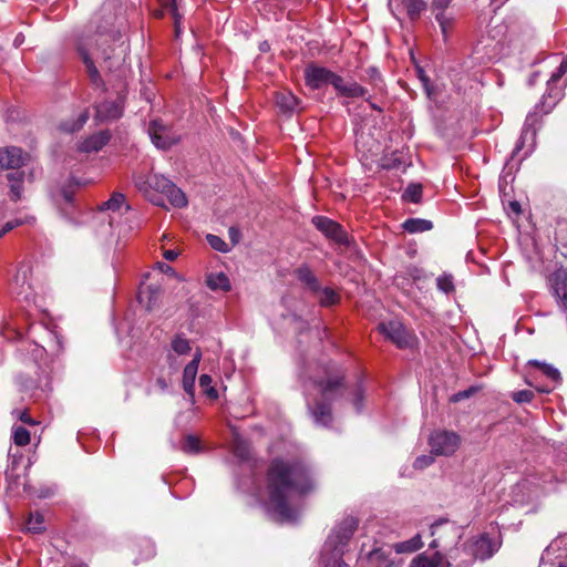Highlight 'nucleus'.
<instances>
[{
  "label": "nucleus",
  "mask_w": 567,
  "mask_h": 567,
  "mask_svg": "<svg viewBox=\"0 0 567 567\" xmlns=\"http://www.w3.org/2000/svg\"><path fill=\"white\" fill-rule=\"evenodd\" d=\"M23 40H24L23 35L21 33L18 34L13 41L14 47L18 48L23 42Z\"/></svg>",
  "instance_id": "62"
},
{
  "label": "nucleus",
  "mask_w": 567,
  "mask_h": 567,
  "mask_svg": "<svg viewBox=\"0 0 567 567\" xmlns=\"http://www.w3.org/2000/svg\"><path fill=\"white\" fill-rule=\"evenodd\" d=\"M169 12L172 13L173 16V19H174V27H175V33H176V37H179L181 32H182V27H181V23H182V14L178 12V7L176 4V0H173L171 3H169Z\"/></svg>",
  "instance_id": "49"
},
{
  "label": "nucleus",
  "mask_w": 567,
  "mask_h": 567,
  "mask_svg": "<svg viewBox=\"0 0 567 567\" xmlns=\"http://www.w3.org/2000/svg\"><path fill=\"white\" fill-rule=\"evenodd\" d=\"M268 515L278 522H295L300 515V509L292 505L290 498H268L265 504Z\"/></svg>",
  "instance_id": "8"
},
{
  "label": "nucleus",
  "mask_w": 567,
  "mask_h": 567,
  "mask_svg": "<svg viewBox=\"0 0 567 567\" xmlns=\"http://www.w3.org/2000/svg\"><path fill=\"white\" fill-rule=\"evenodd\" d=\"M402 226L404 230L410 234L423 233L431 230L433 228V224L431 220L422 218H409L403 223Z\"/></svg>",
  "instance_id": "31"
},
{
  "label": "nucleus",
  "mask_w": 567,
  "mask_h": 567,
  "mask_svg": "<svg viewBox=\"0 0 567 567\" xmlns=\"http://www.w3.org/2000/svg\"><path fill=\"white\" fill-rule=\"evenodd\" d=\"M527 365L538 369L544 375L554 382L561 380L560 372L551 364L533 359L527 361Z\"/></svg>",
  "instance_id": "33"
},
{
  "label": "nucleus",
  "mask_w": 567,
  "mask_h": 567,
  "mask_svg": "<svg viewBox=\"0 0 567 567\" xmlns=\"http://www.w3.org/2000/svg\"><path fill=\"white\" fill-rule=\"evenodd\" d=\"M435 555L433 558L427 557L425 554H420L412 559L409 567H439V559Z\"/></svg>",
  "instance_id": "40"
},
{
  "label": "nucleus",
  "mask_w": 567,
  "mask_h": 567,
  "mask_svg": "<svg viewBox=\"0 0 567 567\" xmlns=\"http://www.w3.org/2000/svg\"><path fill=\"white\" fill-rule=\"evenodd\" d=\"M502 534L497 527L471 537L463 546V551L472 557V561H485L492 558L502 547Z\"/></svg>",
  "instance_id": "4"
},
{
  "label": "nucleus",
  "mask_w": 567,
  "mask_h": 567,
  "mask_svg": "<svg viewBox=\"0 0 567 567\" xmlns=\"http://www.w3.org/2000/svg\"><path fill=\"white\" fill-rule=\"evenodd\" d=\"M137 555L134 564L138 565L154 558L156 555L155 544L150 539H143L136 545Z\"/></svg>",
  "instance_id": "25"
},
{
  "label": "nucleus",
  "mask_w": 567,
  "mask_h": 567,
  "mask_svg": "<svg viewBox=\"0 0 567 567\" xmlns=\"http://www.w3.org/2000/svg\"><path fill=\"white\" fill-rule=\"evenodd\" d=\"M312 224L319 231H321L329 239L338 244L347 243V234L343 231L342 227L334 220L324 216H315L312 218Z\"/></svg>",
  "instance_id": "14"
},
{
  "label": "nucleus",
  "mask_w": 567,
  "mask_h": 567,
  "mask_svg": "<svg viewBox=\"0 0 567 567\" xmlns=\"http://www.w3.org/2000/svg\"><path fill=\"white\" fill-rule=\"evenodd\" d=\"M417 74H419V79L421 80L427 95H430V87H429V83H430V80L429 78L426 76L425 72L422 70V69H417Z\"/></svg>",
  "instance_id": "53"
},
{
  "label": "nucleus",
  "mask_w": 567,
  "mask_h": 567,
  "mask_svg": "<svg viewBox=\"0 0 567 567\" xmlns=\"http://www.w3.org/2000/svg\"><path fill=\"white\" fill-rule=\"evenodd\" d=\"M179 252L175 249L165 250L163 256L168 261H174L178 257Z\"/></svg>",
  "instance_id": "56"
},
{
  "label": "nucleus",
  "mask_w": 567,
  "mask_h": 567,
  "mask_svg": "<svg viewBox=\"0 0 567 567\" xmlns=\"http://www.w3.org/2000/svg\"><path fill=\"white\" fill-rule=\"evenodd\" d=\"M167 359L169 361L171 367H173L174 370L177 369L178 364L175 362V359L172 353H168Z\"/></svg>",
  "instance_id": "60"
},
{
  "label": "nucleus",
  "mask_w": 567,
  "mask_h": 567,
  "mask_svg": "<svg viewBox=\"0 0 567 567\" xmlns=\"http://www.w3.org/2000/svg\"><path fill=\"white\" fill-rule=\"evenodd\" d=\"M481 389H482V385H474V386H470L466 390H463V399H467V398L474 395Z\"/></svg>",
  "instance_id": "55"
},
{
  "label": "nucleus",
  "mask_w": 567,
  "mask_h": 567,
  "mask_svg": "<svg viewBox=\"0 0 567 567\" xmlns=\"http://www.w3.org/2000/svg\"><path fill=\"white\" fill-rule=\"evenodd\" d=\"M117 41L120 43L112 50V54L107 52V49H103L102 51L100 50L101 45H105L109 42V38L105 35L97 34L81 38L78 41V52L86 68V72L92 84L95 86H100L102 84V79L96 68V62H99L100 59L103 60L102 68H105L109 71L121 70L125 63L128 52V43L122 35L118 37Z\"/></svg>",
  "instance_id": "1"
},
{
  "label": "nucleus",
  "mask_w": 567,
  "mask_h": 567,
  "mask_svg": "<svg viewBox=\"0 0 567 567\" xmlns=\"http://www.w3.org/2000/svg\"><path fill=\"white\" fill-rule=\"evenodd\" d=\"M423 547L422 537L420 534H416L411 539L395 543L393 545V549L398 554H411L414 553Z\"/></svg>",
  "instance_id": "30"
},
{
  "label": "nucleus",
  "mask_w": 567,
  "mask_h": 567,
  "mask_svg": "<svg viewBox=\"0 0 567 567\" xmlns=\"http://www.w3.org/2000/svg\"><path fill=\"white\" fill-rule=\"evenodd\" d=\"M351 401H352L354 409L358 412H360L362 410V401H363V390L360 384H358L355 386Z\"/></svg>",
  "instance_id": "51"
},
{
  "label": "nucleus",
  "mask_w": 567,
  "mask_h": 567,
  "mask_svg": "<svg viewBox=\"0 0 567 567\" xmlns=\"http://www.w3.org/2000/svg\"><path fill=\"white\" fill-rule=\"evenodd\" d=\"M206 284L212 290H230L229 279L224 272L209 274Z\"/></svg>",
  "instance_id": "32"
},
{
  "label": "nucleus",
  "mask_w": 567,
  "mask_h": 567,
  "mask_svg": "<svg viewBox=\"0 0 567 567\" xmlns=\"http://www.w3.org/2000/svg\"><path fill=\"white\" fill-rule=\"evenodd\" d=\"M172 350L178 355H186L190 352V344L186 338L177 336L172 341Z\"/></svg>",
  "instance_id": "39"
},
{
  "label": "nucleus",
  "mask_w": 567,
  "mask_h": 567,
  "mask_svg": "<svg viewBox=\"0 0 567 567\" xmlns=\"http://www.w3.org/2000/svg\"><path fill=\"white\" fill-rule=\"evenodd\" d=\"M567 72V58L564 59L557 70L551 74L547 82L546 92L543 95V99L539 104L536 105V110H538L542 114H548L554 109V106L558 103V101L564 95V89L558 85V82Z\"/></svg>",
  "instance_id": "6"
},
{
  "label": "nucleus",
  "mask_w": 567,
  "mask_h": 567,
  "mask_svg": "<svg viewBox=\"0 0 567 567\" xmlns=\"http://www.w3.org/2000/svg\"><path fill=\"white\" fill-rule=\"evenodd\" d=\"M433 463H434V454H432V452L430 454L420 455L414 460L411 467H409V466L402 467L400 475L410 477L414 474L415 471H423V470L427 468L429 466H431Z\"/></svg>",
  "instance_id": "24"
},
{
  "label": "nucleus",
  "mask_w": 567,
  "mask_h": 567,
  "mask_svg": "<svg viewBox=\"0 0 567 567\" xmlns=\"http://www.w3.org/2000/svg\"><path fill=\"white\" fill-rule=\"evenodd\" d=\"M548 286L558 305L567 311V268H558L548 277Z\"/></svg>",
  "instance_id": "13"
},
{
  "label": "nucleus",
  "mask_w": 567,
  "mask_h": 567,
  "mask_svg": "<svg viewBox=\"0 0 567 567\" xmlns=\"http://www.w3.org/2000/svg\"><path fill=\"white\" fill-rule=\"evenodd\" d=\"M27 530L32 534H41L45 530L44 518L40 513H30L27 520Z\"/></svg>",
  "instance_id": "36"
},
{
  "label": "nucleus",
  "mask_w": 567,
  "mask_h": 567,
  "mask_svg": "<svg viewBox=\"0 0 567 567\" xmlns=\"http://www.w3.org/2000/svg\"><path fill=\"white\" fill-rule=\"evenodd\" d=\"M378 329L386 339L391 340L399 348L403 349L413 346V336L408 332L400 321L391 320L388 322H381Z\"/></svg>",
  "instance_id": "10"
},
{
  "label": "nucleus",
  "mask_w": 567,
  "mask_h": 567,
  "mask_svg": "<svg viewBox=\"0 0 567 567\" xmlns=\"http://www.w3.org/2000/svg\"><path fill=\"white\" fill-rule=\"evenodd\" d=\"M24 172H13L8 174V181L10 183L11 199L18 202L22 197Z\"/></svg>",
  "instance_id": "28"
},
{
  "label": "nucleus",
  "mask_w": 567,
  "mask_h": 567,
  "mask_svg": "<svg viewBox=\"0 0 567 567\" xmlns=\"http://www.w3.org/2000/svg\"><path fill=\"white\" fill-rule=\"evenodd\" d=\"M332 71L327 68L310 64L305 69L306 85L312 90H319L329 84Z\"/></svg>",
  "instance_id": "17"
},
{
  "label": "nucleus",
  "mask_w": 567,
  "mask_h": 567,
  "mask_svg": "<svg viewBox=\"0 0 567 567\" xmlns=\"http://www.w3.org/2000/svg\"><path fill=\"white\" fill-rule=\"evenodd\" d=\"M10 457L12 458L11 465L8 467L6 472V477L8 481V487L7 493L11 496H18L23 493H29L27 489L25 478L21 477L19 474L16 473V466L18 464L19 457L16 454L9 453Z\"/></svg>",
  "instance_id": "16"
},
{
  "label": "nucleus",
  "mask_w": 567,
  "mask_h": 567,
  "mask_svg": "<svg viewBox=\"0 0 567 567\" xmlns=\"http://www.w3.org/2000/svg\"><path fill=\"white\" fill-rule=\"evenodd\" d=\"M19 417L23 423L34 424V421L30 417V415L27 412H22Z\"/></svg>",
  "instance_id": "58"
},
{
  "label": "nucleus",
  "mask_w": 567,
  "mask_h": 567,
  "mask_svg": "<svg viewBox=\"0 0 567 567\" xmlns=\"http://www.w3.org/2000/svg\"><path fill=\"white\" fill-rule=\"evenodd\" d=\"M367 102L369 103L371 109H373V110H375L378 112H382V109L379 105H377L375 103L371 102L370 99H368Z\"/></svg>",
  "instance_id": "63"
},
{
  "label": "nucleus",
  "mask_w": 567,
  "mask_h": 567,
  "mask_svg": "<svg viewBox=\"0 0 567 567\" xmlns=\"http://www.w3.org/2000/svg\"><path fill=\"white\" fill-rule=\"evenodd\" d=\"M162 295V289L159 286L155 285H146L140 288L137 299L141 305H143L146 310H153L159 301Z\"/></svg>",
  "instance_id": "22"
},
{
  "label": "nucleus",
  "mask_w": 567,
  "mask_h": 567,
  "mask_svg": "<svg viewBox=\"0 0 567 567\" xmlns=\"http://www.w3.org/2000/svg\"><path fill=\"white\" fill-rule=\"evenodd\" d=\"M341 380L342 377L334 372L333 367H328L323 377L313 380V386L320 398L316 399L313 404L308 401V408L317 425L328 426L331 423V403L343 391Z\"/></svg>",
  "instance_id": "2"
},
{
  "label": "nucleus",
  "mask_w": 567,
  "mask_h": 567,
  "mask_svg": "<svg viewBox=\"0 0 567 567\" xmlns=\"http://www.w3.org/2000/svg\"><path fill=\"white\" fill-rule=\"evenodd\" d=\"M213 380L210 375L208 374H202L199 377V386L202 390L212 399H216L218 396V393L216 389L212 385Z\"/></svg>",
  "instance_id": "45"
},
{
  "label": "nucleus",
  "mask_w": 567,
  "mask_h": 567,
  "mask_svg": "<svg viewBox=\"0 0 567 567\" xmlns=\"http://www.w3.org/2000/svg\"><path fill=\"white\" fill-rule=\"evenodd\" d=\"M301 473L302 468L298 464L274 461L268 472V482L274 489L270 496H284L289 487L298 483L297 476Z\"/></svg>",
  "instance_id": "5"
},
{
  "label": "nucleus",
  "mask_w": 567,
  "mask_h": 567,
  "mask_svg": "<svg viewBox=\"0 0 567 567\" xmlns=\"http://www.w3.org/2000/svg\"><path fill=\"white\" fill-rule=\"evenodd\" d=\"M157 385L163 390L165 391L167 389V383L164 379L159 378L157 379L156 381Z\"/></svg>",
  "instance_id": "59"
},
{
  "label": "nucleus",
  "mask_w": 567,
  "mask_h": 567,
  "mask_svg": "<svg viewBox=\"0 0 567 567\" xmlns=\"http://www.w3.org/2000/svg\"><path fill=\"white\" fill-rule=\"evenodd\" d=\"M359 525L358 518L353 516L344 517L338 523L329 534L324 548L327 549H343L352 538Z\"/></svg>",
  "instance_id": "7"
},
{
  "label": "nucleus",
  "mask_w": 567,
  "mask_h": 567,
  "mask_svg": "<svg viewBox=\"0 0 567 567\" xmlns=\"http://www.w3.org/2000/svg\"><path fill=\"white\" fill-rule=\"evenodd\" d=\"M509 207L515 214H520L522 212L520 204L516 200L511 202Z\"/></svg>",
  "instance_id": "57"
},
{
  "label": "nucleus",
  "mask_w": 567,
  "mask_h": 567,
  "mask_svg": "<svg viewBox=\"0 0 567 567\" xmlns=\"http://www.w3.org/2000/svg\"><path fill=\"white\" fill-rule=\"evenodd\" d=\"M389 9L396 20H401L406 14L412 21L420 18L426 9L425 0H389Z\"/></svg>",
  "instance_id": "11"
},
{
  "label": "nucleus",
  "mask_w": 567,
  "mask_h": 567,
  "mask_svg": "<svg viewBox=\"0 0 567 567\" xmlns=\"http://www.w3.org/2000/svg\"><path fill=\"white\" fill-rule=\"evenodd\" d=\"M14 289L17 295L23 296V298L28 299L31 295L32 285H31V267L27 264L21 265L17 274L14 276Z\"/></svg>",
  "instance_id": "19"
},
{
  "label": "nucleus",
  "mask_w": 567,
  "mask_h": 567,
  "mask_svg": "<svg viewBox=\"0 0 567 567\" xmlns=\"http://www.w3.org/2000/svg\"><path fill=\"white\" fill-rule=\"evenodd\" d=\"M200 359H202V352L199 350H197L194 354L193 360L184 368L183 389L190 396H194L195 380H196Z\"/></svg>",
  "instance_id": "20"
},
{
  "label": "nucleus",
  "mask_w": 567,
  "mask_h": 567,
  "mask_svg": "<svg viewBox=\"0 0 567 567\" xmlns=\"http://www.w3.org/2000/svg\"><path fill=\"white\" fill-rule=\"evenodd\" d=\"M123 114V99L118 96L114 101H105L95 106V118L97 121H114Z\"/></svg>",
  "instance_id": "18"
},
{
  "label": "nucleus",
  "mask_w": 567,
  "mask_h": 567,
  "mask_svg": "<svg viewBox=\"0 0 567 567\" xmlns=\"http://www.w3.org/2000/svg\"><path fill=\"white\" fill-rule=\"evenodd\" d=\"M206 240L213 249L219 252H228L231 249V247L217 235L208 234Z\"/></svg>",
  "instance_id": "41"
},
{
  "label": "nucleus",
  "mask_w": 567,
  "mask_h": 567,
  "mask_svg": "<svg viewBox=\"0 0 567 567\" xmlns=\"http://www.w3.org/2000/svg\"><path fill=\"white\" fill-rule=\"evenodd\" d=\"M110 137L109 131L94 133L80 142L78 150L82 153L99 152L109 143Z\"/></svg>",
  "instance_id": "21"
},
{
  "label": "nucleus",
  "mask_w": 567,
  "mask_h": 567,
  "mask_svg": "<svg viewBox=\"0 0 567 567\" xmlns=\"http://www.w3.org/2000/svg\"><path fill=\"white\" fill-rule=\"evenodd\" d=\"M443 523V520H439L431 525V535L434 536L436 534L437 527Z\"/></svg>",
  "instance_id": "61"
},
{
  "label": "nucleus",
  "mask_w": 567,
  "mask_h": 567,
  "mask_svg": "<svg viewBox=\"0 0 567 567\" xmlns=\"http://www.w3.org/2000/svg\"><path fill=\"white\" fill-rule=\"evenodd\" d=\"M453 0H433L432 1V8L434 11H437L436 13V20L440 23L443 37L446 39L447 35V29L450 28V21L444 14V11L447 9L450 3Z\"/></svg>",
  "instance_id": "27"
},
{
  "label": "nucleus",
  "mask_w": 567,
  "mask_h": 567,
  "mask_svg": "<svg viewBox=\"0 0 567 567\" xmlns=\"http://www.w3.org/2000/svg\"><path fill=\"white\" fill-rule=\"evenodd\" d=\"M512 399L514 402L522 404V403H529L535 398V394L530 390H519L512 393Z\"/></svg>",
  "instance_id": "47"
},
{
  "label": "nucleus",
  "mask_w": 567,
  "mask_h": 567,
  "mask_svg": "<svg viewBox=\"0 0 567 567\" xmlns=\"http://www.w3.org/2000/svg\"><path fill=\"white\" fill-rule=\"evenodd\" d=\"M402 198L405 202L417 204L422 199V186L420 184H410L403 195Z\"/></svg>",
  "instance_id": "38"
},
{
  "label": "nucleus",
  "mask_w": 567,
  "mask_h": 567,
  "mask_svg": "<svg viewBox=\"0 0 567 567\" xmlns=\"http://www.w3.org/2000/svg\"><path fill=\"white\" fill-rule=\"evenodd\" d=\"M228 235H229V239L231 241V246L237 245L241 238V234H240L239 229L236 227H230L228 229Z\"/></svg>",
  "instance_id": "52"
},
{
  "label": "nucleus",
  "mask_w": 567,
  "mask_h": 567,
  "mask_svg": "<svg viewBox=\"0 0 567 567\" xmlns=\"http://www.w3.org/2000/svg\"><path fill=\"white\" fill-rule=\"evenodd\" d=\"M365 93H367V90L363 86H361L357 82L352 81V82L347 83L341 96L360 97V96H364Z\"/></svg>",
  "instance_id": "42"
},
{
  "label": "nucleus",
  "mask_w": 567,
  "mask_h": 567,
  "mask_svg": "<svg viewBox=\"0 0 567 567\" xmlns=\"http://www.w3.org/2000/svg\"><path fill=\"white\" fill-rule=\"evenodd\" d=\"M181 450L186 454L195 455L203 451V445L196 435L188 434L184 437Z\"/></svg>",
  "instance_id": "35"
},
{
  "label": "nucleus",
  "mask_w": 567,
  "mask_h": 567,
  "mask_svg": "<svg viewBox=\"0 0 567 567\" xmlns=\"http://www.w3.org/2000/svg\"><path fill=\"white\" fill-rule=\"evenodd\" d=\"M19 225H20L19 220L8 221L2 227H0V230L3 235H6L7 233H9L10 230H12L14 227H17Z\"/></svg>",
  "instance_id": "54"
},
{
  "label": "nucleus",
  "mask_w": 567,
  "mask_h": 567,
  "mask_svg": "<svg viewBox=\"0 0 567 567\" xmlns=\"http://www.w3.org/2000/svg\"><path fill=\"white\" fill-rule=\"evenodd\" d=\"M460 444V437L455 432L451 431H435L429 437V445L434 455L449 456L453 454Z\"/></svg>",
  "instance_id": "9"
},
{
  "label": "nucleus",
  "mask_w": 567,
  "mask_h": 567,
  "mask_svg": "<svg viewBox=\"0 0 567 567\" xmlns=\"http://www.w3.org/2000/svg\"><path fill=\"white\" fill-rule=\"evenodd\" d=\"M125 197L121 193H114L111 198L103 203L102 209L117 210L124 204Z\"/></svg>",
  "instance_id": "46"
},
{
  "label": "nucleus",
  "mask_w": 567,
  "mask_h": 567,
  "mask_svg": "<svg viewBox=\"0 0 567 567\" xmlns=\"http://www.w3.org/2000/svg\"><path fill=\"white\" fill-rule=\"evenodd\" d=\"M370 558L373 561L378 563V567H390L389 555L385 554L382 549H373L370 553Z\"/></svg>",
  "instance_id": "48"
},
{
  "label": "nucleus",
  "mask_w": 567,
  "mask_h": 567,
  "mask_svg": "<svg viewBox=\"0 0 567 567\" xmlns=\"http://www.w3.org/2000/svg\"><path fill=\"white\" fill-rule=\"evenodd\" d=\"M329 84L333 86L339 95H342L343 89L347 85L344 80L337 73L332 72L330 75Z\"/></svg>",
  "instance_id": "50"
},
{
  "label": "nucleus",
  "mask_w": 567,
  "mask_h": 567,
  "mask_svg": "<svg viewBox=\"0 0 567 567\" xmlns=\"http://www.w3.org/2000/svg\"><path fill=\"white\" fill-rule=\"evenodd\" d=\"M135 187L156 206H164L167 199L174 207H185L187 198L174 183L163 175L148 174L134 177Z\"/></svg>",
  "instance_id": "3"
},
{
  "label": "nucleus",
  "mask_w": 567,
  "mask_h": 567,
  "mask_svg": "<svg viewBox=\"0 0 567 567\" xmlns=\"http://www.w3.org/2000/svg\"><path fill=\"white\" fill-rule=\"evenodd\" d=\"M87 120H89V112H87V110H84L83 112H81L78 115L76 120L62 122L60 124V130L65 133H74V132L81 130L83 127V125L87 122Z\"/></svg>",
  "instance_id": "34"
},
{
  "label": "nucleus",
  "mask_w": 567,
  "mask_h": 567,
  "mask_svg": "<svg viewBox=\"0 0 567 567\" xmlns=\"http://www.w3.org/2000/svg\"><path fill=\"white\" fill-rule=\"evenodd\" d=\"M276 104L284 113H292L297 110L299 101L289 91L279 92L276 95Z\"/></svg>",
  "instance_id": "26"
},
{
  "label": "nucleus",
  "mask_w": 567,
  "mask_h": 567,
  "mask_svg": "<svg viewBox=\"0 0 567 567\" xmlns=\"http://www.w3.org/2000/svg\"><path fill=\"white\" fill-rule=\"evenodd\" d=\"M148 135L152 143L161 150H167L178 141L171 132L169 127L158 120H154L150 123Z\"/></svg>",
  "instance_id": "12"
},
{
  "label": "nucleus",
  "mask_w": 567,
  "mask_h": 567,
  "mask_svg": "<svg viewBox=\"0 0 567 567\" xmlns=\"http://www.w3.org/2000/svg\"><path fill=\"white\" fill-rule=\"evenodd\" d=\"M298 279L305 284L309 290L317 292L320 290V285L316 275L308 266H301L297 269Z\"/></svg>",
  "instance_id": "29"
},
{
  "label": "nucleus",
  "mask_w": 567,
  "mask_h": 567,
  "mask_svg": "<svg viewBox=\"0 0 567 567\" xmlns=\"http://www.w3.org/2000/svg\"><path fill=\"white\" fill-rule=\"evenodd\" d=\"M343 549L322 548L321 565L322 567H350L342 558Z\"/></svg>",
  "instance_id": "23"
},
{
  "label": "nucleus",
  "mask_w": 567,
  "mask_h": 567,
  "mask_svg": "<svg viewBox=\"0 0 567 567\" xmlns=\"http://www.w3.org/2000/svg\"><path fill=\"white\" fill-rule=\"evenodd\" d=\"M30 155L17 146L0 148V169H14L25 165Z\"/></svg>",
  "instance_id": "15"
},
{
  "label": "nucleus",
  "mask_w": 567,
  "mask_h": 567,
  "mask_svg": "<svg viewBox=\"0 0 567 567\" xmlns=\"http://www.w3.org/2000/svg\"><path fill=\"white\" fill-rule=\"evenodd\" d=\"M12 437L18 446H25L30 443V432L23 426H14Z\"/></svg>",
  "instance_id": "43"
},
{
  "label": "nucleus",
  "mask_w": 567,
  "mask_h": 567,
  "mask_svg": "<svg viewBox=\"0 0 567 567\" xmlns=\"http://www.w3.org/2000/svg\"><path fill=\"white\" fill-rule=\"evenodd\" d=\"M316 293L320 295L319 305L321 307H330V306L339 303V301H340V296L333 289H331L329 287H326L322 289L320 288V290L317 291Z\"/></svg>",
  "instance_id": "37"
},
{
  "label": "nucleus",
  "mask_w": 567,
  "mask_h": 567,
  "mask_svg": "<svg viewBox=\"0 0 567 567\" xmlns=\"http://www.w3.org/2000/svg\"><path fill=\"white\" fill-rule=\"evenodd\" d=\"M437 289L444 293H450L455 290L453 277L451 275L443 274L436 278Z\"/></svg>",
  "instance_id": "44"
},
{
  "label": "nucleus",
  "mask_w": 567,
  "mask_h": 567,
  "mask_svg": "<svg viewBox=\"0 0 567 567\" xmlns=\"http://www.w3.org/2000/svg\"><path fill=\"white\" fill-rule=\"evenodd\" d=\"M460 400H461V392L453 394L451 398L452 402H457Z\"/></svg>",
  "instance_id": "64"
}]
</instances>
